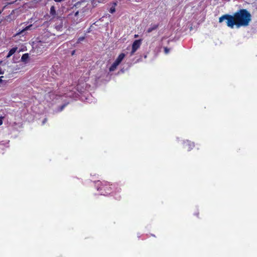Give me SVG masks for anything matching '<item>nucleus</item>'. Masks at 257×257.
I'll list each match as a JSON object with an SVG mask.
<instances>
[{
    "label": "nucleus",
    "instance_id": "f257e3e1",
    "mask_svg": "<svg viewBox=\"0 0 257 257\" xmlns=\"http://www.w3.org/2000/svg\"><path fill=\"white\" fill-rule=\"evenodd\" d=\"M251 15L246 9H240L233 15L225 14L219 18V22L222 23L226 20V25L233 28L235 26L238 28L241 27H246L251 21Z\"/></svg>",
    "mask_w": 257,
    "mask_h": 257
},
{
    "label": "nucleus",
    "instance_id": "f03ea898",
    "mask_svg": "<svg viewBox=\"0 0 257 257\" xmlns=\"http://www.w3.org/2000/svg\"><path fill=\"white\" fill-rule=\"evenodd\" d=\"M96 186L97 190L99 191L101 195H106L107 194H115L119 192L120 188L117 184H110L109 182L103 181L102 182L98 181L96 182Z\"/></svg>",
    "mask_w": 257,
    "mask_h": 257
},
{
    "label": "nucleus",
    "instance_id": "7ed1b4c3",
    "mask_svg": "<svg viewBox=\"0 0 257 257\" xmlns=\"http://www.w3.org/2000/svg\"><path fill=\"white\" fill-rule=\"evenodd\" d=\"M142 39L135 40L132 44V51L131 52V55L132 56L137 51V50L140 47L142 44Z\"/></svg>",
    "mask_w": 257,
    "mask_h": 257
},
{
    "label": "nucleus",
    "instance_id": "20e7f679",
    "mask_svg": "<svg viewBox=\"0 0 257 257\" xmlns=\"http://www.w3.org/2000/svg\"><path fill=\"white\" fill-rule=\"evenodd\" d=\"M183 145L184 147L186 148L188 151L191 150L195 146L194 143L189 141H185Z\"/></svg>",
    "mask_w": 257,
    "mask_h": 257
},
{
    "label": "nucleus",
    "instance_id": "39448f33",
    "mask_svg": "<svg viewBox=\"0 0 257 257\" xmlns=\"http://www.w3.org/2000/svg\"><path fill=\"white\" fill-rule=\"evenodd\" d=\"M32 27H33V25L32 24H31L27 27H26L25 28H24L23 29H22L21 31H19L16 34V36H17V35H21V34H23V33L26 31H28V30H31L32 28Z\"/></svg>",
    "mask_w": 257,
    "mask_h": 257
},
{
    "label": "nucleus",
    "instance_id": "423d86ee",
    "mask_svg": "<svg viewBox=\"0 0 257 257\" xmlns=\"http://www.w3.org/2000/svg\"><path fill=\"white\" fill-rule=\"evenodd\" d=\"M124 57L125 54L123 53H121L118 55L115 61L119 64L124 59Z\"/></svg>",
    "mask_w": 257,
    "mask_h": 257
},
{
    "label": "nucleus",
    "instance_id": "0eeeda50",
    "mask_svg": "<svg viewBox=\"0 0 257 257\" xmlns=\"http://www.w3.org/2000/svg\"><path fill=\"white\" fill-rule=\"evenodd\" d=\"M119 64L114 61L109 68L110 72L114 71L118 66Z\"/></svg>",
    "mask_w": 257,
    "mask_h": 257
},
{
    "label": "nucleus",
    "instance_id": "6e6552de",
    "mask_svg": "<svg viewBox=\"0 0 257 257\" xmlns=\"http://www.w3.org/2000/svg\"><path fill=\"white\" fill-rule=\"evenodd\" d=\"M18 48L17 47H14L12 48L9 52L8 55L7 56V58H8L10 57L12 55H13L17 50Z\"/></svg>",
    "mask_w": 257,
    "mask_h": 257
},
{
    "label": "nucleus",
    "instance_id": "1a4fd4ad",
    "mask_svg": "<svg viewBox=\"0 0 257 257\" xmlns=\"http://www.w3.org/2000/svg\"><path fill=\"white\" fill-rule=\"evenodd\" d=\"M159 27L158 24H155L152 26H151L147 30V32L148 33H150L152 32L153 31L156 30Z\"/></svg>",
    "mask_w": 257,
    "mask_h": 257
},
{
    "label": "nucleus",
    "instance_id": "9d476101",
    "mask_svg": "<svg viewBox=\"0 0 257 257\" xmlns=\"http://www.w3.org/2000/svg\"><path fill=\"white\" fill-rule=\"evenodd\" d=\"M50 14L51 16H55L56 15V12L55 8L54 6H52L50 8Z\"/></svg>",
    "mask_w": 257,
    "mask_h": 257
},
{
    "label": "nucleus",
    "instance_id": "9b49d317",
    "mask_svg": "<svg viewBox=\"0 0 257 257\" xmlns=\"http://www.w3.org/2000/svg\"><path fill=\"white\" fill-rule=\"evenodd\" d=\"M116 5L117 4L116 3H113L112 7L110 8L109 11V12L111 14H113L115 12V7H116Z\"/></svg>",
    "mask_w": 257,
    "mask_h": 257
},
{
    "label": "nucleus",
    "instance_id": "f8f14e48",
    "mask_svg": "<svg viewBox=\"0 0 257 257\" xmlns=\"http://www.w3.org/2000/svg\"><path fill=\"white\" fill-rule=\"evenodd\" d=\"M29 57V56L28 53L24 54L21 57L22 61L26 62L28 59Z\"/></svg>",
    "mask_w": 257,
    "mask_h": 257
},
{
    "label": "nucleus",
    "instance_id": "ddd939ff",
    "mask_svg": "<svg viewBox=\"0 0 257 257\" xmlns=\"http://www.w3.org/2000/svg\"><path fill=\"white\" fill-rule=\"evenodd\" d=\"M85 39V37H80L78 38V43H79L82 41H83Z\"/></svg>",
    "mask_w": 257,
    "mask_h": 257
},
{
    "label": "nucleus",
    "instance_id": "4468645a",
    "mask_svg": "<svg viewBox=\"0 0 257 257\" xmlns=\"http://www.w3.org/2000/svg\"><path fill=\"white\" fill-rule=\"evenodd\" d=\"M169 51H170V49L169 48H168L167 47L164 48V52H165V54H168Z\"/></svg>",
    "mask_w": 257,
    "mask_h": 257
},
{
    "label": "nucleus",
    "instance_id": "2eb2a0df",
    "mask_svg": "<svg viewBox=\"0 0 257 257\" xmlns=\"http://www.w3.org/2000/svg\"><path fill=\"white\" fill-rule=\"evenodd\" d=\"M60 27H59V26H56V28L57 29H59L60 28H61V27H62V20H60Z\"/></svg>",
    "mask_w": 257,
    "mask_h": 257
},
{
    "label": "nucleus",
    "instance_id": "dca6fc26",
    "mask_svg": "<svg viewBox=\"0 0 257 257\" xmlns=\"http://www.w3.org/2000/svg\"><path fill=\"white\" fill-rule=\"evenodd\" d=\"M65 106H66V104H64V105H62L60 108V111H62L63 109V108L65 107Z\"/></svg>",
    "mask_w": 257,
    "mask_h": 257
},
{
    "label": "nucleus",
    "instance_id": "f3484780",
    "mask_svg": "<svg viewBox=\"0 0 257 257\" xmlns=\"http://www.w3.org/2000/svg\"><path fill=\"white\" fill-rule=\"evenodd\" d=\"M55 2L56 3H61L62 2V1H63L64 0H54Z\"/></svg>",
    "mask_w": 257,
    "mask_h": 257
},
{
    "label": "nucleus",
    "instance_id": "a211bd4d",
    "mask_svg": "<svg viewBox=\"0 0 257 257\" xmlns=\"http://www.w3.org/2000/svg\"><path fill=\"white\" fill-rule=\"evenodd\" d=\"M4 71H3L2 69L0 68V74H3Z\"/></svg>",
    "mask_w": 257,
    "mask_h": 257
},
{
    "label": "nucleus",
    "instance_id": "6ab92c4d",
    "mask_svg": "<svg viewBox=\"0 0 257 257\" xmlns=\"http://www.w3.org/2000/svg\"><path fill=\"white\" fill-rule=\"evenodd\" d=\"M3 124L2 118H0V125Z\"/></svg>",
    "mask_w": 257,
    "mask_h": 257
},
{
    "label": "nucleus",
    "instance_id": "aec40b11",
    "mask_svg": "<svg viewBox=\"0 0 257 257\" xmlns=\"http://www.w3.org/2000/svg\"><path fill=\"white\" fill-rule=\"evenodd\" d=\"M134 37H135V38H138V37H139V35H138L136 34V35H135V36H134Z\"/></svg>",
    "mask_w": 257,
    "mask_h": 257
},
{
    "label": "nucleus",
    "instance_id": "412c9836",
    "mask_svg": "<svg viewBox=\"0 0 257 257\" xmlns=\"http://www.w3.org/2000/svg\"><path fill=\"white\" fill-rule=\"evenodd\" d=\"M195 215H196L197 217H198V215H199V212L196 213L195 214Z\"/></svg>",
    "mask_w": 257,
    "mask_h": 257
},
{
    "label": "nucleus",
    "instance_id": "4be33fe9",
    "mask_svg": "<svg viewBox=\"0 0 257 257\" xmlns=\"http://www.w3.org/2000/svg\"><path fill=\"white\" fill-rule=\"evenodd\" d=\"M2 77H3V76L0 77V82H2Z\"/></svg>",
    "mask_w": 257,
    "mask_h": 257
},
{
    "label": "nucleus",
    "instance_id": "5701e85b",
    "mask_svg": "<svg viewBox=\"0 0 257 257\" xmlns=\"http://www.w3.org/2000/svg\"><path fill=\"white\" fill-rule=\"evenodd\" d=\"M74 53H75V51H73L72 52V55H73V54H74Z\"/></svg>",
    "mask_w": 257,
    "mask_h": 257
},
{
    "label": "nucleus",
    "instance_id": "b1692460",
    "mask_svg": "<svg viewBox=\"0 0 257 257\" xmlns=\"http://www.w3.org/2000/svg\"><path fill=\"white\" fill-rule=\"evenodd\" d=\"M2 63V61H0V64Z\"/></svg>",
    "mask_w": 257,
    "mask_h": 257
}]
</instances>
